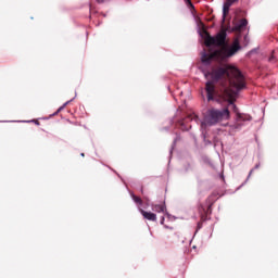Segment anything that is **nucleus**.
I'll list each match as a JSON object with an SVG mask.
<instances>
[{
  "instance_id": "c85d7f7f",
  "label": "nucleus",
  "mask_w": 278,
  "mask_h": 278,
  "mask_svg": "<svg viewBox=\"0 0 278 278\" xmlns=\"http://www.w3.org/2000/svg\"><path fill=\"white\" fill-rule=\"evenodd\" d=\"M214 84H216V81H214V79H207L206 81H205V86L207 87V86H214Z\"/></svg>"
},
{
  "instance_id": "7ed1b4c3",
  "label": "nucleus",
  "mask_w": 278,
  "mask_h": 278,
  "mask_svg": "<svg viewBox=\"0 0 278 278\" xmlns=\"http://www.w3.org/2000/svg\"><path fill=\"white\" fill-rule=\"evenodd\" d=\"M251 121H253V117L251 115L239 113L238 115H236L232 128L241 129L247 123H251Z\"/></svg>"
},
{
  "instance_id": "5701e85b",
  "label": "nucleus",
  "mask_w": 278,
  "mask_h": 278,
  "mask_svg": "<svg viewBox=\"0 0 278 278\" xmlns=\"http://www.w3.org/2000/svg\"><path fill=\"white\" fill-rule=\"evenodd\" d=\"M177 149V141H173L169 149L168 164H170V160H173V151Z\"/></svg>"
},
{
  "instance_id": "b1692460",
  "label": "nucleus",
  "mask_w": 278,
  "mask_h": 278,
  "mask_svg": "<svg viewBox=\"0 0 278 278\" xmlns=\"http://www.w3.org/2000/svg\"><path fill=\"white\" fill-rule=\"evenodd\" d=\"M184 170L185 173H194V166H192L190 163H186L184 165Z\"/></svg>"
},
{
  "instance_id": "412c9836",
  "label": "nucleus",
  "mask_w": 278,
  "mask_h": 278,
  "mask_svg": "<svg viewBox=\"0 0 278 278\" xmlns=\"http://www.w3.org/2000/svg\"><path fill=\"white\" fill-rule=\"evenodd\" d=\"M152 210L153 212H157L160 214L166 211V206H164V204H155L152 205Z\"/></svg>"
},
{
  "instance_id": "f704fd0d",
  "label": "nucleus",
  "mask_w": 278,
  "mask_h": 278,
  "mask_svg": "<svg viewBox=\"0 0 278 278\" xmlns=\"http://www.w3.org/2000/svg\"><path fill=\"white\" fill-rule=\"evenodd\" d=\"M225 94H226L227 99H231V97H233V94H231L230 91L227 89L225 90Z\"/></svg>"
},
{
  "instance_id": "dca6fc26",
  "label": "nucleus",
  "mask_w": 278,
  "mask_h": 278,
  "mask_svg": "<svg viewBox=\"0 0 278 278\" xmlns=\"http://www.w3.org/2000/svg\"><path fill=\"white\" fill-rule=\"evenodd\" d=\"M226 103H228V108H230L231 112H233V114H236V116H238V114H240V109L238 108L236 102H233L232 100L226 99Z\"/></svg>"
},
{
  "instance_id": "49530a36",
  "label": "nucleus",
  "mask_w": 278,
  "mask_h": 278,
  "mask_svg": "<svg viewBox=\"0 0 278 278\" xmlns=\"http://www.w3.org/2000/svg\"><path fill=\"white\" fill-rule=\"evenodd\" d=\"M88 18H90V20H91V18H92V15H89V16H88Z\"/></svg>"
},
{
  "instance_id": "2f4dec72",
  "label": "nucleus",
  "mask_w": 278,
  "mask_h": 278,
  "mask_svg": "<svg viewBox=\"0 0 278 278\" xmlns=\"http://www.w3.org/2000/svg\"><path fill=\"white\" fill-rule=\"evenodd\" d=\"M260 168V163H257L252 169H250V172L248 173V175H253V170Z\"/></svg>"
},
{
  "instance_id": "20e7f679",
  "label": "nucleus",
  "mask_w": 278,
  "mask_h": 278,
  "mask_svg": "<svg viewBox=\"0 0 278 278\" xmlns=\"http://www.w3.org/2000/svg\"><path fill=\"white\" fill-rule=\"evenodd\" d=\"M224 75H229V71L222 66L211 72V79H213L215 84H218L223 79Z\"/></svg>"
},
{
  "instance_id": "39448f33",
  "label": "nucleus",
  "mask_w": 278,
  "mask_h": 278,
  "mask_svg": "<svg viewBox=\"0 0 278 278\" xmlns=\"http://www.w3.org/2000/svg\"><path fill=\"white\" fill-rule=\"evenodd\" d=\"M217 114L218 123H223V121H229L231 118V112L229 108L215 109Z\"/></svg>"
},
{
  "instance_id": "4c0bfd02",
  "label": "nucleus",
  "mask_w": 278,
  "mask_h": 278,
  "mask_svg": "<svg viewBox=\"0 0 278 278\" xmlns=\"http://www.w3.org/2000/svg\"><path fill=\"white\" fill-rule=\"evenodd\" d=\"M211 141H212L213 143H214V142H218V137L214 136V137H213V140H211Z\"/></svg>"
},
{
  "instance_id": "a211bd4d",
  "label": "nucleus",
  "mask_w": 278,
  "mask_h": 278,
  "mask_svg": "<svg viewBox=\"0 0 278 278\" xmlns=\"http://www.w3.org/2000/svg\"><path fill=\"white\" fill-rule=\"evenodd\" d=\"M173 125H175V116L170 117L168 119V126L161 127L160 131H170V127H173Z\"/></svg>"
},
{
  "instance_id": "a19ab883",
  "label": "nucleus",
  "mask_w": 278,
  "mask_h": 278,
  "mask_svg": "<svg viewBox=\"0 0 278 278\" xmlns=\"http://www.w3.org/2000/svg\"><path fill=\"white\" fill-rule=\"evenodd\" d=\"M103 22H98V24L96 25V27H100V25H102Z\"/></svg>"
},
{
  "instance_id": "1a4fd4ad",
  "label": "nucleus",
  "mask_w": 278,
  "mask_h": 278,
  "mask_svg": "<svg viewBox=\"0 0 278 278\" xmlns=\"http://www.w3.org/2000/svg\"><path fill=\"white\" fill-rule=\"evenodd\" d=\"M200 60L202 62V66H212V58L210 56V53H207V51H205V49H203L200 52Z\"/></svg>"
},
{
  "instance_id": "58836bf2",
  "label": "nucleus",
  "mask_w": 278,
  "mask_h": 278,
  "mask_svg": "<svg viewBox=\"0 0 278 278\" xmlns=\"http://www.w3.org/2000/svg\"><path fill=\"white\" fill-rule=\"evenodd\" d=\"M96 2L101 4V3H105V0H96Z\"/></svg>"
},
{
  "instance_id": "09e8293b",
  "label": "nucleus",
  "mask_w": 278,
  "mask_h": 278,
  "mask_svg": "<svg viewBox=\"0 0 278 278\" xmlns=\"http://www.w3.org/2000/svg\"><path fill=\"white\" fill-rule=\"evenodd\" d=\"M102 16H104V17H105V16H108V15H106V14H102Z\"/></svg>"
},
{
  "instance_id": "3c124183",
  "label": "nucleus",
  "mask_w": 278,
  "mask_h": 278,
  "mask_svg": "<svg viewBox=\"0 0 278 278\" xmlns=\"http://www.w3.org/2000/svg\"><path fill=\"white\" fill-rule=\"evenodd\" d=\"M218 175H223V173H218Z\"/></svg>"
},
{
  "instance_id": "a878e982",
  "label": "nucleus",
  "mask_w": 278,
  "mask_h": 278,
  "mask_svg": "<svg viewBox=\"0 0 278 278\" xmlns=\"http://www.w3.org/2000/svg\"><path fill=\"white\" fill-rule=\"evenodd\" d=\"M190 136H191V138L193 140L195 149H199V139L197 138V135L191 132Z\"/></svg>"
},
{
  "instance_id": "423d86ee",
  "label": "nucleus",
  "mask_w": 278,
  "mask_h": 278,
  "mask_svg": "<svg viewBox=\"0 0 278 278\" xmlns=\"http://www.w3.org/2000/svg\"><path fill=\"white\" fill-rule=\"evenodd\" d=\"M215 90H216L215 87H212V86L206 87V101L208 103H218V105H222L223 101H220V99L214 97V91Z\"/></svg>"
},
{
  "instance_id": "bb28decb",
  "label": "nucleus",
  "mask_w": 278,
  "mask_h": 278,
  "mask_svg": "<svg viewBox=\"0 0 278 278\" xmlns=\"http://www.w3.org/2000/svg\"><path fill=\"white\" fill-rule=\"evenodd\" d=\"M172 134L175 135L174 142H179L181 140V134L173 130Z\"/></svg>"
},
{
  "instance_id": "2eb2a0df",
  "label": "nucleus",
  "mask_w": 278,
  "mask_h": 278,
  "mask_svg": "<svg viewBox=\"0 0 278 278\" xmlns=\"http://www.w3.org/2000/svg\"><path fill=\"white\" fill-rule=\"evenodd\" d=\"M186 8H188V10H190V14L192 16V18H194L197 21V15L194 14V3H192V0H182Z\"/></svg>"
},
{
  "instance_id": "de8ad7c7",
  "label": "nucleus",
  "mask_w": 278,
  "mask_h": 278,
  "mask_svg": "<svg viewBox=\"0 0 278 278\" xmlns=\"http://www.w3.org/2000/svg\"><path fill=\"white\" fill-rule=\"evenodd\" d=\"M224 177H225V176H224V175H222V176H220V179H224Z\"/></svg>"
},
{
  "instance_id": "9b49d317",
  "label": "nucleus",
  "mask_w": 278,
  "mask_h": 278,
  "mask_svg": "<svg viewBox=\"0 0 278 278\" xmlns=\"http://www.w3.org/2000/svg\"><path fill=\"white\" fill-rule=\"evenodd\" d=\"M0 123H33V125L40 127V121L38 119L0 121Z\"/></svg>"
},
{
  "instance_id": "4be33fe9",
  "label": "nucleus",
  "mask_w": 278,
  "mask_h": 278,
  "mask_svg": "<svg viewBox=\"0 0 278 278\" xmlns=\"http://www.w3.org/2000/svg\"><path fill=\"white\" fill-rule=\"evenodd\" d=\"M260 53V47L253 48L245 53V58H253V55H257Z\"/></svg>"
},
{
  "instance_id": "e433bc0d",
  "label": "nucleus",
  "mask_w": 278,
  "mask_h": 278,
  "mask_svg": "<svg viewBox=\"0 0 278 278\" xmlns=\"http://www.w3.org/2000/svg\"><path fill=\"white\" fill-rule=\"evenodd\" d=\"M58 114H60V112L56 110L54 113L50 114V117L58 116Z\"/></svg>"
},
{
  "instance_id": "9d476101",
  "label": "nucleus",
  "mask_w": 278,
  "mask_h": 278,
  "mask_svg": "<svg viewBox=\"0 0 278 278\" xmlns=\"http://www.w3.org/2000/svg\"><path fill=\"white\" fill-rule=\"evenodd\" d=\"M200 131H201L200 137L202 138L205 147H212L213 144L212 140L207 139V137L210 136V134L207 132V127L201 125Z\"/></svg>"
},
{
  "instance_id": "6e6552de",
  "label": "nucleus",
  "mask_w": 278,
  "mask_h": 278,
  "mask_svg": "<svg viewBox=\"0 0 278 278\" xmlns=\"http://www.w3.org/2000/svg\"><path fill=\"white\" fill-rule=\"evenodd\" d=\"M211 40L214 45H218L220 47V45H225L227 41V33H219L216 36H211Z\"/></svg>"
},
{
  "instance_id": "473e14b6",
  "label": "nucleus",
  "mask_w": 278,
  "mask_h": 278,
  "mask_svg": "<svg viewBox=\"0 0 278 278\" xmlns=\"http://www.w3.org/2000/svg\"><path fill=\"white\" fill-rule=\"evenodd\" d=\"M184 131H190L192 129V126H186V124H182Z\"/></svg>"
},
{
  "instance_id": "6ab92c4d",
  "label": "nucleus",
  "mask_w": 278,
  "mask_h": 278,
  "mask_svg": "<svg viewBox=\"0 0 278 278\" xmlns=\"http://www.w3.org/2000/svg\"><path fill=\"white\" fill-rule=\"evenodd\" d=\"M199 71L204 76V79H212V72L211 71L205 70L203 66H200Z\"/></svg>"
},
{
  "instance_id": "79ce46f5",
  "label": "nucleus",
  "mask_w": 278,
  "mask_h": 278,
  "mask_svg": "<svg viewBox=\"0 0 278 278\" xmlns=\"http://www.w3.org/2000/svg\"><path fill=\"white\" fill-rule=\"evenodd\" d=\"M80 157H86V153L81 152Z\"/></svg>"
},
{
  "instance_id": "c03bdc74",
  "label": "nucleus",
  "mask_w": 278,
  "mask_h": 278,
  "mask_svg": "<svg viewBox=\"0 0 278 278\" xmlns=\"http://www.w3.org/2000/svg\"><path fill=\"white\" fill-rule=\"evenodd\" d=\"M161 225H164V217H162Z\"/></svg>"
},
{
  "instance_id": "c756f323",
  "label": "nucleus",
  "mask_w": 278,
  "mask_h": 278,
  "mask_svg": "<svg viewBox=\"0 0 278 278\" xmlns=\"http://www.w3.org/2000/svg\"><path fill=\"white\" fill-rule=\"evenodd\" d=\"M238 77L241 79V81H244V73H242L240 70H238Z\"/></svg>"
},
{
  "instance_id": "7c9ffc66",
  "label": "nucleus",
  "mask_w": 278,
  "mask_h": 278,
  "mask_svg": "<svg viewBox=\"0 0 278 278\" xmlns=\"http://www.w3.org/2000/svg\"><path fill=\"white\" fill-rule=\"evenodd\" d=\"M197 34L200 38H203V33H201V27H199V24H197Z\"/></svg>"
},
{
  "instance_id": "cd10ccee",
  "label": "nucleus",
  "mask_w": 278,
  "mask_h": 278,
  "mask_svg": "<svg viewBox=\"0 0 278 278\" xmlns=\"http://www.w3.org/2000/svg\"><path fill=\"white\" fill-rule=\"evenodd\" d=\"M75 99H77V91H75V96L74 98H72L71 100H67L66 102L63 103V105L66 108L67 105H71V103H73L75 101Z\"/></svg>"
},
{
  "instance_id": "c9c22d12",
  "label": "nucleus",
  "mask_w": 278,
  "mask_h": 278,
  "mask_svg": "<svg viewBox=\"0 0 278 278\" xmlns=\"http://www.w3.org/2000/svg\"><path fill=\"white\" fill-rule=\"evenodd\" d=\"M66 106L64 104H62L61 106H59L56 109V111L60 113V112H63V110L65 109Z\"/></svg>"
},
{
  "instance_id": "ddd939ff",
  "label": "nucleus",
  "mask_w": 278,
  "mask_h": 278,
  "mask_svg": "<svg viewBox=\"0 0 278 278\" xmlns=\"http://www.w3.org/2000/svg\"><path fill=\"white\" fill-rule=\"evenodd\" d=\"M244 27H249V20L247 18L240 20L238 23H236L233 29L236 31H240V29H244Z\"/></svg>"
},
{
  "instance_id": "f03ea898",
  "label": "nucleus",
  "mask_w": 278,
  "mask_h": 278,
  "mask_svg": "<svg viewBox=\"0 0 278 278\" xmlns=\"http://www.w3.org/2000/svg\"><path fill=\"white\" fill-rule=\"evenodd\" d=\"M218 115L216 113V108L208 109L202 118H200V125L202 127H215L218 125Z\"/></svg>"
},
{
  "instance_id": "f8f14e48",
  "label": "nucleus",
  "mask_w": 278,
  "mask_h": 278,
  "mask_svg": "<svg viewBox=\"0 0 278 278\" xmlns=\"http://www.w3.org/2000/svg\"><path fill=\"white\" fill-rule=\"evenodd\" d=\"M242 90H247V83H244V80L238 83V85L236 86V88L233 90V94L236 97H240Z\"/></svg>"
},
{
  "instance_id": "0eeeda50",
  "label": "nucleus",
  "mask_w": 278,
  "mask_h": 278,
  "mask_svg": "<svg viewBox=\"0 0 278 278\" xmlns=\"http://www.w3.org/2000/svg\"><path fill=\"white\" fill-rule=\"evenodd\" d=\"M231 5H236V2H232L231 0H225L223 2V8H222V22L225 23L227 18V12L231 9Z\"/></svg>"
},
{
  "instance_id": "f3484780",
  "label": "nucleus",
  "mask_w": 278,
  "mask_h": 278,
  "mask_svg": "<svg viewBox=\"0 0 278 278\" xmlns=\"http://www.w3.org/2000/svg\"><path fill=\"white\" fill-rule=\"evenodd\" d=\"M201 162L205 166H211V168L214 167V163H212V159H210V156H207V155H202L201 156Z\"/></svg>"
},
{
  "instance_id": "f257e3e1",
  "label": "nucleus",
  "mask_w": 278,
  "mask_h": 278,
  "mask_svg": "<svg viewBox=\"0 0 278 278\" xmlns=\"http://www.w3.org/2000/svg\"><path fill=\"white\" fill-rule=\"evenodd\" d=\"M244 45H240V40L236 39L225 51H224V58L226 60H231L233 55H238L240 51H242L244 48L249 47V42H251V39L249 38V35H245L244 38Z\"/></svg>"
},
{
  "instance_id": "aec40b11",
  "label": "nucleus",
  "mask_w": 278,
  "mask_h": 278,
  "mask_svg": "<svg viewBox=\"0 0 278 278\" xmlns=\"http://www.w3.org/2000/svg\"><path fill=\"white\" fill-rule=\"evenodd\" d=\"M267 60L270 62V64H276V66H278V58L275 52H270Z\"/></svg>"
},
{
  "instance_id": "ea45409f",
  "label": "nucleus",
  "mask_w": 278,
  "mask_h": 278,
  "mask_svg": "<svg viewBox=\"0 0 278 278\" xmlns=\"http://www.w3.org/2000/svg\"><path fill=\"white\" fill-rule=\"evenodd\" d=\"M50 117H41V118H38V121H49Z\"/></svg>"
},
{
  "instance_id": "8fccbe9b",
  "label": "nucleus",
  "mask_w": 278,
  "mask_h": 278,
  "mask_svg": "<svg viewBox=\"0 0 278 278\" xmlns=\"http://www.w3.org/2000/svg\"><path fill=\"white\" fill-rule=\"evenodd\" d=\"M86 37L88 38V31L86 33Z\"/></svg>"
},
{
  "instance_id": "72a5a7b5",
  "label": "nucleus",
  "mask_w": 278,
  "mask_h": 278,
  "mask_svg": "<svg viewBox=\"0 0 278 278\" xmlns=\"http://www.w3.org/2000/svg\"><path fill=\"white\" fill-rule=\"evenodd\" d=\"M89 13L90 14H98V11L92 9V5L89 4Z\"/></svg>"
},
{
  "instance_id": "393cba45",
  "label": "nucleus",
  "mask_w": 278,
  "mask_h": 278,
  "mask_svg": "<svg viewBox=\"0 0 278 278\" xmlns=\"http://www.w3.org/2000/svg\"><path fill=\"white\" fill-rule=\"evenodd\" d=\"M130 197L132 199V201H135V203H137L138 205H142V199L134 193H130Z\"/></svg>"
},
{
  "instance_id": "a18cd8bd",
  "label": "nucleus",
  "mask_w": 278,
  "mask_h": 278,
  "mask_svg": "<svg viewBox=\"0 0 278 278\" xmlns=\"http://www.w3.org/2000/svg\"><path fill=\"white\" fill-rule=\"evenodd\" d=\"M167 90H169V92H170V86L167 87Z\"/></svg>"
},
{
  "instance_id": "4468645a",
  "label": "nucleus",
  "mask_w": 278,
  "mask_h": 278,
  "mask_svg": "<svg viewBox=\"0 0 278 278\" xmlns=\"http://www.w3.org/2000/svg\"><path fill=\"white\" fill-rule=\"evenodd\" d=\"M143 218H146L147 220H152L153 223H155V220H157V215H155L154 213L151 212H147L144 210L140 211Z\"/></svg>"
},
{
  "instance_id": "37998d69",
  "label": "nucleus",
  "mask_w": 278,
  "mask_h": 278,
  "mask_svg": "<svg viewBox=\"0 0 278 278\" xmlns=\"http://www.w3.org/2000/svg\"><path fill=\"white\" fill-rule=\"evenodd\" d=\"M111 170H112V173H114L115 175H118V173H117L115 169L111 168Z\"/></svg>"
}]
</instances>
